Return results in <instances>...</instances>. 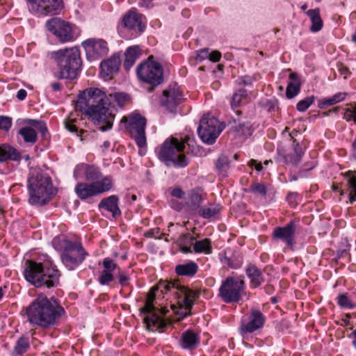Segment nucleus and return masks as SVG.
I'll list each match as a JSON object with an SVG mask.
<instances>
[{
  "label": "nucleus",
  "instance_id": "nucleus-1",
  "mask_svg": "<svg viewBox=\"0 0 356 356\" xmlns=\"http://www.w3.org/2000/svg\"><path fill=\"white\" fill-rule=\"evenodd\" d=\"M111 102L106 93L99 88H88L79 95L75 105L76 111L89 115L102 131L112 128L114 115L110 109Z\"/></svg>",
  "mask_w": 356,
  "mask_h": 356
},
{
  "label": "nucleus",
  "instance_id": "nucleus-2",
  "mask_svg": "<svg viewBox=\"0 0 356 356\" xmlns=\"http://www.w3.org/2000/svg\"><path fill=\"white\" fill-rule=\"evenodd\" d=\"M28 321L33 326L49 329L58 326L65 312L56 300L40 295L26 307Z\"/></svg>",
  "mask_w": 356,
  "mask_h": 356
},
{
  "label": "nucleus",
  "instance_id": "nucleus-3",
  "mask_svg": "<svg viewBox=\"0 0 356 356\" xmlns=\"http://www.w3.org/2000/svg\"><path fill=\"white\" fill-rule=\"evenodd\" d=\"M181 286H183L175 281L160 280L156 286L151 289L147 293L145 306L140 309L142 313L148 314L143 318V322L146 325L147 330L151 331L159 330L166 326V322L159 315L154 306L156 291H160L162 294H165L175 291V293L177 295Z\"/></svg>",
  "mask_w": 356,
  "mask_h": 356
},
{
  "label": "nucleus",
  "instance_id": "nucleus-4",
  "mask_svg": "<svg viewBox=\"0 0 356 356\" xmlns=\"http://www.w3.org/2000/svg\"><path fill=\"white\" fill-rule=\"evenodd\" d=\"M28 191L31 205H45L54 193L50 177L37 170H31L28 178Z\"/></svg>",
  "mask_w": 356,
  "mask_h": 356
},
{
  "label": "nucleus",
  "instance_id": "nucleus-5",
  "mask_svg": "<svg viewBox=\"0 0 356 356\" xmlns=\"http://www.w3.org/2000/svg\"><path fill=\"white\" fill-rule=\"evenodd\" d=\"M58 67L56 76L73 80L76 78L81 66L80 50L76 47L61 49L51 53Z\"/></svg>",
  "mask_w": 356,
  "mask_h": 356
},
{
  "label": "nucleus",
  "instance_id": "nucleus-6",
  "mask_svg": "<svg viewBox=\"0 0 356 356\" xmlns=\"http://www.w3.org/2000/svg\"><path fill=\"white\" fill-rule=\"evenodd\" d=\"M24 275L25 279L35 287L51 288L59 282L60 274L54 267L44 270L43 264L33 260L25 262Z\"/></svg>",
  "mask_w": 356,
  "mask_h": 356
},
{
  "label": "nucleus",
  "instance_id": "nucleus-7",
  "mask_svg": "<svg viewBox=\"0 0 356 356\" xmlns=\"http://www.w3.org/2000/svg\"><path fill=\"white\" fill-rule=\"evenodd\" d=\"M53 243L61 251L62 263L69 270L76 269L88 254L79 241H72L64 237H59L54 239Z\"/></svg>",
  "mask_w": 356,
  "mask_h": 356
},
{
  "label": "nucleus",
  "instance_id": "nucleus-8",
  "mask_svg": "<svg viewBox=\"0 0 356 356\" xmlns=\"http://www.w3.org/2000/svg\"><path fill=\"white\" fill-rule=\"evenodd\" d=\"M185 144L176 138L166 139L156 149L159 159L167 165L173 163L177 167H185L188 161L184 153Z\"/></svg>",
  "mask_w": 356,
  "mask_h": 356
},
{
  "label": "nucleus",
  "instance_id": "nucleus-9",
  "mask_svg": "<svg viewBox=\"0 0 356 356\" xmlns=\"http://www.w3.org/2000/svg\"><path fill=\"white\" fill-rule=\"evenodd\" d=\"M245 293V283L243 277L228 276L219 288L218 296L225 303H236Z\"/></svg>",
  "mask_w": 356,
  "mask_h": 356
},
{
  "label": "nucleus",
  "instance_id": "nucleus-10",
  "mask_svg": "<svg viewBox=\"0 0 356 356\" xmlns=\"http://www.w3.org/2000/svg\"><path fill=\"white\" fill-rule=\"evenodd\" d=\"M153 58L151 56L147 61L140 63L136 68V73L140 80L156 86L163 82V71L161 65Z\"/></svg>",
  "mask_w": 356,
  "mask_h": 356
},
{
  "label": "nucleus",
  "instance_id": "nucleus-11",
  "mask_svg": "<svg viewBox=\"0 0 356 356\" xmlns=\"http://www.w3.org/2000/svg\"><path fill=\"white\" fill-rule=\"evenodd\" d=\"M121 122L125 123L126 128L135 140L137 145L139 147H145L147 144L145 136L146 118L138 113H133L124 117Z\"/></svg>",
  "mask_w": 356,
  "mask_h": 356
},
{
  "label": "nucleus",
  "instance_id": "nucleus-12",
  "mask_svg": "<svg viewBox=\"0 0 356 356\" xmlns=\"http://www.w3.org/2000/svg\"><path fill=\"white\" fill-rule=\"evenodd\" d=\"M225 126L216 118L204 115L200 122L197 134L203 143L212 145L220 136Z\"/></svg>",
  "mask_w": 356,
  "mask_h": 356
},
{
  "label": "nucleus",
  "instance_id": "nucleus-13",
  "mask_svg": "<svg viewBox=\"0 0 356 356\" xmlns=\"http://www.w3.org/2000/svg\"><path fill=\"white\" fill-rule=\"evenodd\" d=\"M46 26L49 31L58 38L59 41L63 43L72 42L78 37L77 28L58 17L48 20Z\"/></svg>",
  "mask_w": 356,
  "mask_h": 356
},
{
  "label": "nucleus",
  "instance_id": "nucleus-14",
  "mask_svg": "<svg viewBox=\"0 0 356 356\" xmlns=\"http://www.w3.org/2000/svg\"><path fill=\"white\" fill-rule=\"evenodd\" d=\"M104 270L100 273L98 277V282L101 285H108L114 280L113 272L118 270L117 278L118 282L122 286H126L129 284L130 277L129 274L121 270L118 264L110 257H106L102 262Z\"/></svg>",
  "mask_w": 356,
  "mask_h": 356
},
{
  "label": "nucleus",
  "instance_id": "nucleus-15",
  "mask_svg": "<svg viewBox=\"0 0 356 356\" xmlns=\"http://www.w3.org/2000/svg\"><path fill=\"white\" fill-rule=\"evenodd\" d=\"M183 91L177 83H174L163 91L161 97V105L170 113H175L178 106L184 101Z\"/></svg>",
  "mask_w": 356,
  "mask_h": 356
},
{
  "label": "nucleus",
  "instance_id": "nucleus-16",
  "mask_svg": "<svg viewBox=\"0 0 356 356\" xmlns=\"http://www.w3.org/2000/svg\"><path fill=\"white\" fill-rule=\"evenodd\" d=\"M31 12L35 15H57L64 8L63 0H28Z\"/></svg>",
  "mask_w": 356,
  "mask_h": 356
},
{
  "label": "nucleus",
  "instance_id": "nucleus-17",
  "mask_svg": "<svg viewBox=\"0 0 356 356\" xmlns=\"http://www.w3.org/2000/svg\"><path fill=\"white\" fill-rule=\"evenodd\" d=\"M81 44L87 58L91 60H98L108 52L107 42L103 39L89 38L82 42Z\"/></svg>",
  "mask_w": 356,
  "mask_h": 356
},
{
  "label": "nucleus",
  "instance_id": "nucleus-18",
  "mask_svg": "<svg viewBox=\"0 0 356 356\" xmlns=\"http://www.w3.org/2000/svg\"><path fill=\"white\" fill-rule=\"evenodd\" d=\"M266 321V317L258 309L252 308L248 316V321L243 320L241 325V330L243 334L252 333L263 327Z\"/></svg>",
  "mask_w": 356,
  "mask_h": 356
},
{
  "label": "nucleus",
  "instance_id": "nucleus-19",
  "mask_svg": "<svg viewBox=\"0 0 356 356\" xmlns=\"http://www.w3.org/2000/svg\"><path fill=\"white\" fill-rule=\"evenodd\" d=\"M296 230V225L291 220L284 227H276L272 233V238L274 240L281 241L292 248L294 244Z\"/></svg>",
  "mask_w": 356,
  "mask_h": 356
},
{
  "label": "nucleus",
  "instance_id": "nucleus-20",
  "mask_svg": "<svg viewBox=\"0 0 356 356\" xmlns=\"http://www.w3.org/2000/svg\"><path fill=\"white\" fill-rule=\"evenodd\" d=\"M74 177L76 179L84 177L86 181L95 182L101 178L102 173L99 169L94 165L80 163L74 170Z\"/></svg>",
  "mask_w": 356,
  "mask_h": 356
},
{
  "label": "nucleus",
  "instance_id": "nucleus-21",
  "mask_svg": "<svg viewBox=\"0 0 356 356\" xmlns=\"http://www.w3.org/2000/svg\"><path fill=\"white\" fill-rule=\"evenodd\" d=\"M143 16L133 11L129 12L124 15L122 23L125 27L134 32V37L143 33L145 26L143 21Z\"/></svg>",
  "mask_w": 356,
  "mask_h": 356
},
{
  "label": "nucleus",
  "instance_id": "nucleus-22",
  "mask_svg": "<svg viewBox=\"0 0 356 356\" xmlns=\"http://www.w3.org/2000/svg\"><path fill=\"white\" fill-rule=\"evenodd\" d=\"M200 344V337L199 334L191 330H186L183 332L179 341L180 348L189 351L197 349Z\"/></svg>",
  "mask_w": 356,
  "mask_h": 356
},
{
  "label": "nucleus",
  "instance_id": "nucleus-23",
  "mask_svg": "<svg viewBox=\"0 0 356 356\" xmlns=\"http://www.w3.org/2000/svg\"><path fill=\"white\" fill-rule=\"evenodd\" d=\"M121 63L120 57L113 55L106 60L102 61L100 65L101 74L104 79H110L117 73Z\"/></svg>",
  "mask_w": 356,
  "mask_h": 356
},
{
  "label": "nucleus",
  "instance_id": "nucleus-24",
  "mask_svg": "<svg viewBox=\"0 0 356 356\" xmlns=\"http://www.w3.org/2000/svg\"><path fill=\"white\" fill-rule=\"evenodd\" d=\"M81 118L74 117V114L72 113L69 117L65 120L64 124L67 131L75 133L76 136L79 137L80 140L83 141L87 139L88 132L81 127Z\"/></svg>",
  "mask_w": 356,
  "mask_h": 356
},
{
  "label": "nucleus",
  "instance_id": "nucleus-25",
  "mask_svg": "<svg viewBox=\"0 0 356 356\" xmlns=\"http://www.w3.org/2000/svg\"><path fill=\"white\" fill-rule=\"evenodd\" d=\"M245 273L250 279V287L252 289L259 287L265 281L261 270L254 264H248L245 268Z\"/></svg>",
  "mask_w": 356,
  "mask_h": 356
},
{
  "label": "nucleus",
  "instance_id": "nucleus-26",
  "mask_svg": "<svg viewBox=\"0 0 356 356\" xmlns=\"http://www.w3.org/2000/svg\"><path fill=\"white\" fill-rule=\"evenodd\" d=\"M177 296L179 298L182 296H184L182 302L186 312H184V314H183V316H187L191 314V309L194 305V302L192 300V298H197V294L196 292L183 286H181V288H180V291H179V293H177Z\"/></svg>",
  "mask_w": 356,
  "mask_h": 356
},
{
  "label": "nucleus",
  "instance_id": "nucleus-27",
  "mask_svg": "<svg viewBox=\"0 0 356 356\" xmlns=\"http://www.w3.org/2000/svg\"><path fill=\"white\" fill-rule=\"evenodd\" d=\"M74 191L81 200H86L97 195L93 182L91 184L78 183L74 188Z\"/></svg>",
  "mask_w": 356,
  "mask_h": 356
},
{
  "label": "nucleus",
  "instance_id": "nucleus-28",
  "mask_svg": "<svg viewBox=\"0 0 356 356\" xmlns=\"http://www.w3.org/2000/svg\"><path fill=\"white\" fill-rule=\"evenodd\" d=\"M21 159L20 153L13 147L8 144L0 145V162H6L8 161H19Z\"/></svg>",
  "mask_w": 356,
  "mask_h": 356
},
{
  "label": "nucleus",
  "instance_id": "nucleus-29",
  "mask_svg": "<svg viewBox=\"0 0 356 356\" xmlns=\"http://www.w3.org/2000/svg\"><path fill=\"white\" fill-rule=\"evenodd\" d=\"M99 209H105L112 213L113 217L121 214V211L118 207V198L115 195H111L107 198L103 199L99 204Z\"/></svg>",
  "mask_w": 356,
  "mask_h": 356
},
{
  "label": "nucleus",
  "instance_id": "nucleus-30",
  "mask_svg": "<svg viewBox=\"0 0 356 356\" xmlns=\"http://www.w3.org/2000/svg\"><path fill=\"white\" fill-rule=\"evenodd\" d=\"M293 152L285 155L284 159L286 163L296 166L300 162L302 156L304 154V151L302 146L296 143V140L293 141Z\"/></svg>",
  "mask_w": 356,
  "mask_h": 356
},
{
  "label": "nucleus",
  "instance_id": "nucleus-31",
  "mask_svg": "<svg viewBox=\"0 0 356 356\" xmlns=\"http://www.w3.org/2000/svg\"><path fill=\"white\" fill-rule=\"evenodd\" d=\"M290 82L288 83L286 96L289 99L296 97L300 91V82L298 74L292 72L289 74Z\"/></svg>",
  "mask_w": 356,
  "mask_h": 356
},
{
  "label": "nucleus",
  "instance_id": "nucleus-32",
  "mask_svg": "<svg viewBox=\"0 0 356 356\" xmlns=\"http://www.w3.org/2000/svg\"><path fill=\"white\" fill-rule=\"evenodd\" d=\"M140 55V50L138 46H132L129 47L124 54L125 59L123 64L124 67L127 70H129V69L134 65Z\"/></svg>",
  "mask_w": 356,
  "mask_h": 356
},
{
  "label": "nucleus",
  "instance_id": "nucleus-33",
  "mask_svg": "<svg viewBox=\"0 0 356 356\" xmlns=\"http://www.w3.org/2000/svg\"><path fill=\"white\" fill-rule=\"evenodd\" d=\"M198 270L197 264L194 261L179 264L175 268V273L180 276L193 277Z\"/></svg>",
  "mask_w": 356,
  "mask_h": 356
},
{
  "label": "nucleus",
  "instance_id": "nucleus-34",
  "mask_svg": "<svg viewBox=\"0 0 356 356\" xmlns=\"http://www.w3.org/2000/svg\"><path fill=\"white\" fill-rule=\"evenodd\" d=\"M202 201L201 195L197 191L192 190L188 194L186 204L189 211H197L200 209Z\"/></svg>",
  "mask_w": 356,
  "mask_h": 356
},
{
  "label": "nucleus",
  "instance_id": "nucleus-35",
  "mask_svg": "<svg viewBox=\"0 0 356 356\" xmlns=\"http://www.w3.org/2000/svg\"><path fill=\"white\" fill-rule=\"evenodd\" d=\"M195 237L189 233L181 234L178 239V245L183 253L192 252L191 245H193Z\"/></svg>",
  "mask_w": 356,
  "mask_h": 356
},
{
  "label": "nucleus",
  "instance_id": "nucleus-36",
  "mask_svg": "<svg viewBox=\"0 0 356 356\" xmlns=\"http://www.w3.org/2000/svg\"><path fill=\"white\" fill-rule=\"evenodd\" d=\"M307 15L309 17L312 26L310 31L313 33H316L321 30L323 23L320 16V12L318 9H311L307 12Z\"/></svg>",
  "mask_w": 356,
  "mask_h": 356
},
{
  "label": "nucleus",
  "instance_id": "nucleus-37",
  "mask_svg": "<svg viewBox=\"0 0 356 356\" xmlns=\"http://www.w3.org/2000/svg\"><path fill=\"white\" fill-rule=\"evenodd\" d=\"M221 206L218 204H209L201 207L199 211V215L204 218H210L218 215L221 211Z\"/></svg>",
  "mask_w": 356,
  "mask_h": 356
},
{
  "label": "nucleus",
  "instance_id": "nucleus-38",
  "mask_svg": "<svg viewBox=\"0 0 356 356\" xmlns=\"http://www.w3.org/2000/svg\"><path fill=\"white\" fill-rule=\"evenodd\" d=\"M346 177L349 190V202L353 203L356 201V172L348 171Z\"/></svg>",
  "mask_w": 356,
  "mask_h": 356
},
{
  "label": "nucleus",
  "instance_id": "nucleus-39",
  "mask_svg": "<svg viewBox=\"0 0 356 356\" xmlns=\"http://www.w3.org/2000/svg\"><path fill=\"white\" fill-rule=\"evenodd\" d=\"M19 134L23 138L26 143L34 144L36 143L38 136L35 130L29 126H26L19 130Z\"/></svg>",
  "mask_w": 356,
  "mask_h": 356
},
{
  "label": "nucleus",
  "instance_id": "nucleus-40",
  "mask_svg": "<svg viewBox=\"0 0 356 356\" xmlns=\"http://www.w3.org/2000/svg\"><path fill=\"white\" fill-rule=\"evenodd\" d=\"M193 250L196 253H204L207 254L212 252L211 241L209 238L195 241L193 244Z\"/></svg>",
  "mask_w": 356,
  "mask_h": 356
},
{
  "label": "nucleus",
  "instance_id": "nucleus-41",
  "mask_svg": "<svg viewBox=\"0 0 356 356\" xmlns=\"http://www.w3.org/2000/svg\"><path fill=\"white\" fill-rule=\"evenodd\" d=\"M96 192L98 195L109 191L113 187V180L109 177H106L100 181L93 182Z\"/></svg>",
  "mask_w": 356,
  "mask_h": 356
},
{
  "label": "nucleus",
  "instance_id": "nucleus-42",
  "mask_svg": "<svg viewBox=\"0 0 356 356\" xmlns=\"http://www.w3.org/2000/svg\"><path fill=\"white\" fill-rule=\"evenodd\" d=\"M248 92L245 89L238 90L232 96L231 106L233 109L239 106L247 98Z\"/></svg>",
  "mask_w": 356,
  "mask_h": 356
},
{
  "label": "nucleus",
  "instance_id": "nucleus-43",
  "mask_svg": "<svg viewBox=\"0 0 356 356\" xmlns=\"http://www.w3.org/2000/svg\"><path fill=\"white\" fill-rule=\"evenodd\" d=\"M343 119L349 122L356 123V102H351L348 104V107L344 109Z\"/></svg>",
  "mask_w": 356,
  "mask_h": 356
},
{
  "label": "nucleus",
  "instance_id": "nucleus-44",
  "mask_svg": "<svg viewBox=\"0 0 356 356\" xmlns=\"http://www.w3.org/2000/svg\"><path fill=\"white\" fill-rule=\"evenodd\" d=\"M29 340L27 337H20L15 346V352L17 355H22L26 353L29 348Z\"/></svg>",
  "mask_w": 356,
  "mask_h": 356
},
{
  "label": "nucleus",
  "instance_id": "nucleus-45",
  "mask_svg": "<svg viewBox=\"0 0 356 356\" xmlns=\"http://www.w3.org/2000/svg\"><path fill=\"white\" fill-rule=\"evenodd\" d=\"M222 262L227 265L229 268L236 269L241 266L243 260L239 255H232L230 257H225Z\"/></svg>",
  "mask_w": 356,
  "mask_h": 356
},
{
  "label": "nucleus",
  "instance_id": "nucleus-46",
  "mask_svg": "<svg viewBox=\"0 0 356 356\" xmlns=\"http://www.w3.org/2000/svg\"><path fill=\"white\" fill-rule=\"evenodd\" d=\"M338 305L343 309H352L355 307L349 299L347 293L339 294L337 298Z\"/></svg>",
  "mask_w": 356,
  "mask_h": 356
},
{
  "label": "nucleus",
  "instance_id": "nucleus-47",
  "mask_svg": "<svg viewBox=\"0 0 356 356\" xmlns=\"http://www.w3.org/2000/svg\"><path fill=\"white\" fill-rule=\"evenodd\" d=\"M198 57H200L201 59H204V58L208 57L211 61L218 62L221 58V53L216 50L209 53L208 50L203 49L199 54Z\"/></svg>",
  "mask_w": 356,
  "mask_h": 356
},
{
  "label": "nucleus",
  "instance_id": "nucleus-48",
  "mask_svg": "<svg viewBox=\"0 0 356 356\" xmlns=\"http://www.w3.org/2000/svg\"><path fill=\"white\" fill-rule=\"evenodd\" d=\"M314 100L315 97L314 95L300 100L296 105L297 110L300 112L305 111L314 102Z\"/></svg>",
  "mask_w": 356,
  "mask_h": 356
},
{
  "label": "nucleus",
  "instance_id": "nucleus-49",
  "mask_svg": "<svg viewBox=\"0 0 356 356\" xmlns=\"http://www.w3.org/2000/svg\"><path fill=\"white\" fill-rule=\"evenodd\" d=\"M248 191L254 194H259L262 196H266L267 189L264 184L254 182L249 188Z\"/></svg>",
  "mask_w": 356,
  "mask_h": 356
},
{
  "label": "nucleus",
  "instance_id": "nucleus-50",
  "mask_svg": "<svg viewBox=\"0 0 356 356\" xmlns=\"http://www.w3.org/2000/svg\"><path fill=\"white\" fill-rule=\"evenodd\" d=\"M216 168L220 173L226 172L229 168V161L227 157L220 156L216 162Z\"/></svg>",
  "mask_w": 356,
  "mask_h": 356
},
{
  "label": "nucleus",
  "instance_id": "nucleus-51",
  "mask_svg": "<svg viewBox=\"0 0 356 356\" xmlns=\"http://www.w3.org/2000/svg\"><path fill=\"white\" fill-rule=\"evenodd\" d=\"M110 96L120 106H122L129 99V96L122 92H116L113 95H110Z\"/></svg>",
  "mask_w": 356,
  "mask_h": 356
},
{
  "label": "nucleus",
  "instance_id": "nucleus-52",
  "mask_svg": "<svg viewBox=\"0 0 356 356\" xmlns=\"http://www.w3.org/2000/svg\"><path fill=\"white\" fill-rule=\"evenodd\" d=\"M235 131L241 136H250L251 134L250 127L245 123H239L235 127Z\"/></svg>",
  "mask_w": 356,
  "mask_h": 356
},
{
  "label": "nucleus",
  "instance_id": "nucleus-53",
  "mask_svg": "<svg viewBox=\"0 0 356 356\" xmlns=\"http://www.w3.org/2000/svg\"><path fill=\"white\" fill-rule=\"evenodd\" d=\"M12 125V118L7 116L0 115V129L8 131Z\"/></svg>",
  "mask_w": 356,
  "mask_h": 356
},
{
  "label": "nucleus",
  "instance_id": "nucleus-54",
  "mask_svg": "<svg viewBox=\"0 0 356 356\" xmlns=\"http://www.w3.org/2000/svg\"><path fill=\"white\" fill-rule=\"evenodd\" d=\"M299 195L297 193L290 192L286 196V201L291 207H295L298 204Z\"/></svg>",
  "mask_w": 356,
  "mask_h": 356
},
{
  "label": "nucleus",
  "instance_id": "nucleus-55",
  "mask_svg": "<svg viewBox=\"0 0 356 356\" xmlns=\"http://www.w3.org/2000/svg\"><path fill=\"white\" fill-rule=\"evenodd\" d=\"M334 105L332 97L321 99L318 101V106L321 109H325L328 106Z\"/></svg>",
  "mask_w": 356,
  "mask_h": 356
},
{
  "label": "nucleus",
  "instance_id": "nucleus-56",
  "mask_svg": "<svg viewBox=\"0 0 356 356\" xmlns=\"http://www.w3.org/2000/svg\"><path fill=\"white\" fill-rule=\"evenodd\" d=\"M347 94L346 92H338L332 96V101L334 104L342 102L346 97Z\"/></svg>",
  "mask_w": 356,
  "mask_h": 356
},
{
  "label": "nucleus",
  "instance_id": "nucleus-57",
  "mask_svg": "<svg viewBox=\"0 0 356 356\" xmlns=\"http://www.w3.org/2000/svg\"><path fill=\"white\" fill-rule=\"evenodd\" d=\"M338 70L341 75L344 76V79H346L350 74L349 69L341 63L338 65Z\"/></svg>",
  "mask_w": 356,
  "mask_h": 356
},
{
  "label": "nucleus",
  "instance_id": "nucleus-58",
  "mask_svg": "<svg viewBox=\"0 0 356 356\" xmlns=\"http://www.w3.org/2000/svg\"><path fill=\"white\" fill-rule=\"evenodd\" d=\"M184 194V191L179 187L175 188L171 192V195L177 198H182Z\"/></svg>",
  "mask_w": 356,
  "mask_h": 356
},
{
  "label": "nucleus",
  "instance_id": "nucleus-59",
  "mask_svg": "<svg viewBox=\"0 0 356 356\" xmlns=\"http://www.w3.org/2000/svg\"><path fill=\"white\" fill-rule=\"evenodd\" d=\"M35 129H37L41 133L42 136L45 137V135L47 133V128L44 122L40 121Z\"/></svg>",
  "mask_w": 356,
  "mask_h": 356
},
{
  "label": "nucleus",
  "instance_id": "nucleus-60",
  "mask_svg": "<svg viewBox=\"0 0 356 356\" xmlns=\"http://www.w3.org/2000/svg\"><path fill=\"white\" fill-rule=\"evenodd\" d=\"M249 165L250 167H253L254 166L255 167V169L257 171L259 172L261 171L262 169H263V166H262V164L261 162H258L257 160L255 159H251L250 161H249Z\"/></svg>",
  "mask_w": 356,
  "mask_h": 356
},
{
  "label": "nucleus",
  "instance_id": "nucleus-61",
  "mask_svg": "<svg viewBox=\"0 0 356 356\" xmlns=\"http://www.w3.org/2000/svg\"><path fill=\"white\" fill-rule=\"evenodd\" d=\"M40 121L37 120H32V119H26L24 120V124H26L28 125L33 127L35 128L37 127V126L39 124Z\"/></svg>",
  "mask_w": 356,
  "mask_h": 356
},
{
  "label": "nucleus",
  "instance_id": "nucleus-62",
  "mask_svg": "<svg viewBox=\"0 0 356 356\" xmlns=\"http://www.w3.org/2000/svg\"><path fill=\"white\" fill-rule=\"evenodd\" d=\"M27 95V92L24 89H20L17 93V97L19 100H24Z\"/></svg>",
  "mask_w": 356,
  "mask_h": 356
},
{
  "label": "nucleus",
  "instance_id": "nucleus-63",
  "mask_svg": "<svg viewBox=\"0 0 356 356\" xmlns=\"http://www.w3.org/2000/svg\"><path fill=\"white\" fill-rule=\"evenodd\" d=\"M254 81V78L248 76L242 77V82L244 85H251Z\"/></svg>",
  "mask_w": 356,
  "mask_h": 356
},
{
  "label": "nucleus",
  "instance_id": "nucleus-64",
  "mask_svg": "<svg viewBox=\"0 0 356 356\" xmlns=\"http://www.w3.org/2000/svg\"><path fill=\"white\" fill-rule=\"evenodd\" d=\"M159 233V229H152L147 232L145 234L146 236L149 237H157L156 235Z\"/></svg>",
  "mask_w": 356,
  "mask_h": 356
}]
</instances>
